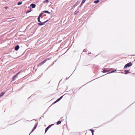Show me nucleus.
<instances>
[{
	"label": "nucleus",
	"instance_id": "1",
	"mask_svg": "<svg viewBox=\"0 0 135 135\" xmlns=\"http://www.w3.org/2000/svg\"><path fill=\"white\" fill-rule=\"evenodd\" d=\"M132 65V64L131 62H130L126 64L124 66V68H126L127 67H129Z\"/></svg>",
	"mask_w": 135,
	"mask_h": 135
},
{
	"label": "nucleus",
	"instance_id": "2",
	"mask_svg": "<svg viewBox=\"0 0 135 135\" xmlns=\"http://www.w3.org/2000/svg\"><path fill=\"white\" fill-rule=\"evenodd\" d=\"M48 21V20L47 21H45L43 22H42L40 21H38L40 23H38L37 24L38 25L40 26H41L44 25L45 23H46Z\"/></svg>",
	"mask_w": 135,
	"mask_h": 135
},
{
	"label": "nucleus",
	"instance_id": "3",
	"mask_svg": "<svg viewBox=\"0 0 135 135\" xmlns=\"http://www.w3.org/2000/svg\"><path fill=\"white\" fill-rule=\"evenodd\" d=\"M49 59H47L46 60H45L44 61H43L41 63H40L39 64V65H40L44 63L46 61H47V60H49Z\"/></svg>",
	"mask_w": 135,
	"mask_h": 135
},
{
	"label": "nucleus",
	"instance_id": "4",
	"mask_svg": "<svg viewBox=\"0 0 135 135\" xmlns=\"http://www.w3.org/2000/svg\"><path fill=\"white\" fill-rule=\"evenodd\" d=\"M43 14V13H41L40 15L38 18V21H40V18Z\"/></svg>",
	"mask_w": 135,
	"mask_h": 135
},
{
	"label": "nucleus",
	"instance_id": "5",
	"mask_svg": "<svg viewBox=\"0 0 135 135\" xmlns=\"http://www.w3.org/2000/svg\"><path fill=\"white\" fill-rule=\"evenodd\" d=\"M19 48V46L18 45H17L15 48V49L16 50H17Z\"/></svg>",
	"mask_w": 135,
	"mask_h": 135
},
{
	"label": "nucleus",
	"instance_id": "6",
	"mask_svg": "<svg viewBox=\"0 0 135 135\" xmlns=\"http://www.w3.org/2000/svg\"><path fill=\"white\" fill-rule=\"evenodd\" d=\"M30 6L32 8H35L36 7V5L34 4H31Z\"/></svg>",
	"mask_w": 135,
	"mask_h": 135
},
{
	"label": "nucleus",
	"instance_id": "7",
	"mask_svg": "<svg viewBox=\"0 0 135 135\" xmlns=\"http://www.w3.org/2000/svg\"><path fill=\"white\" fill-rule=\"evenodd\" d=\"M5 94V93L4 92H2L0 95V98L2 97Z\"/></svg>",
	"mask_w": 135,
	"mask_h": 135
},
{
	"label": "nucleus",
	"instance_id": "8",
	"mask_svg": "<svg viewBox=\"0 0 135 135\" xmlns=\"http://www.w3.org/2000/svg\"><path fill=\"white\" fill-rule=\"evenodd\" d=\"M17 77V75H15L13 78L12 80H14Z\"/></svg>",
	"mask_w": 135,
	"mask_h": 135
},
{
	"label": "nucleus",
	"instance_id": "9",
	"mask_svg": "<svg viewBox=\"0 0 135 135\" xmlns=\"http://www.w3.org/2000/svg\"><path fill=\"white\" fill-rule=\"evenodd\" d=\"M37 126V124H35V125L34 127V128L33 129V130H32V131L31 132H32L36 128V126Z\"/></svg>",
	"mask_w": 135,
	"mask_h": 135
},
{
	"label": "nucleus",
	"instance_id": "10",
	"mask_svg": "<svg viewBox=\"0 0 135 135\" xmlns=\"http://www.w3.org/2000/svg\"><path fill=\"white\" fill-rule=\"evenodd\" d=\"M49 2L48 0H46L43 2L44 3H48Z\"/></svg>",
	"mask_w": 135,
	"mask_h": 135
},
{
	"label": "nucleus",
	"instance_id": "11",
	"mask_svg": "<svg viewBox=\"0 0 135 135\" xmlns=\"http://www.w3.org/2000/svg\"><path fill=\"white\" fill-rule=\"evenodd\" d=\"M99 2V0H97L96 1H95L94 2V3H97Z\"/></svg>",
	"mask_w": 135,
	"mask_h": 135
},
{
	"label": "nucleus",
	"instance_id": "12",
	"mask_svg": "<svg viewBox=\"0 0 135 135\" xmlns=\"http://www.w3.org/2000/svg\"><path fill=\"white\" fill-rule=\"evenodd\" d=\"M124 72H125V74H127L129 73V70H126L124 71Z\"/></svg>",
	"mask_w": 135,
	"mask_h": 135
},
{
	"label": "nucleus",
	"instance_id": "13",
	"mask_svg": "<svg viewBox=\"0 0 135 135\" xmlns=\"http://www.w3.org/2000/svg\"><path fill=\"white\" fill-rule=\"evenodd\" d=\"M85 1L86 0H83L81 3V5H82L85 2Z\"/></svg>",
	"mask_w": 135,
	"mask_h": 135
},
{
	"label": "nucleus",
	"instance_id": "14",
	"mask_svg": "<svg viewBox=\"0 0 135 135\" xmlns=\"http://www.w3.org/2000/svg\"><path fill=\"white\" fill-rule=\"evenodd\" d=\"M22 3V2H19L18 3V5H20Z\"/></svg>",
	"mask_w": 135,
	"mask_h": 135
},
{
	"label": "nucleus",
	"instance_id": "15",
	"mask_svg": "<svg viewBox=\"0 0 135 135\" xmlns=\"http://www.w3.org/2000/svg\"><path fill=\"white\" fill-rule=\"evenodd\" d=\"M43 12H45V13H49V12L48 11H44Z\"/></svg>",
	"mask_w": 135,
	"mask_h": 135
},
{
	"label": "nucleus",
	"instance_id": "16",
	"mask_svg": "<svg viewBox=\"0 0 135 135\" xmlns=\"http://www.w3.org/2000/svg\"><path fill=\"white\" fill-rule=\"evenodd\" d=\"M61 123V122L60 121H58L57 122V124L58 125V124H60Z\"/></svg>",
	"mask_w": 135,
	"mask_h": 135
},
{
	"label": "nucleus",
	"instance_id": "17",
	"mask_svg": "<svg viewBox=\"0 0 135 135\" xmlns=\"http://www.w3.org/2000/svg\"><path fill=\"white\" fill-rule=\"evenodd\" d=\"M90 131H91L92 135H93V134H94L93 132H94V131H93V130H92V129H90Z\"/></svg>",
	"mask_w": 135,
	"mask_h": 135
},
{
	"label": "nucleus",
	"instance_id": "18",
	"mask_svg": "<svg viewBox=\"0 0 135 135\" xmlns=\"http://www.w3.org/2000/svg\"><path fill=\"white\" fill-rule=\"evenodd\" d=\"M108 71H107L106 70H104L103 71H102V72L103 73H106Z\"/></svg>",
	"mask_w": 135,
	"mask_h": 135
},
{
	"label": "nucleus",
	"instance_id": "19",
	"mask_svg": "<svg viewBox=\"0 0 135 135\" xmlns=\"http://www.w3.org/2000/svg\"><path fill=\"white\" fill-rule=\"evenodd\" d=\"M49 128V127H47V128H46V129H45V133L47 131V130H48V129Z\"/></svg>",
	"mask_w": 135,
	"mask_h": 135
},
{
	"label": "nucleus",
	"instance_id": "20",
	"mask_svg": "<svg viewBox=\"0 0 135 135\" xmlns=\"http://www.w3.org/2000/svg\"><path fill=\"white\" fill-rule=\"evenodd\" d=\"M79 11H76L74 12V14L75 15L77 14L79 12Z\"/></svg>",
	"mask_w": 135,
	"mask_h": 135
},
{
	"label": "nucleus",
	"instance_id": "21",
	"mask_svg": "<svg viewBox=\"0 0 135 135\" xmlns=\"http://www.w3.org/2000/svg\"><path fill=\"white\" fill-rule=\"evenodd\" d=\"M116 71V70H114V71H111V72L110 73H113L114 72Z\"/></svg>",
	"mask_w": 135,
	"mask_h": 135
},
{
	"label": "nucleus",
	"instance_id": "22",
	"mask_svg": "<svg viewBox=\"0 0 135 135\" xmlns=\"http://www.w3.org/2000/svg\"><path fill=\"white\" fill-rule=\"evenodd\" d=\"M53 124H51V125H49L48 127H49V128L50 127H51V126L52 125H53Z\"/></svg>",
	"mask_w": 135,
	"mask_h": 135
},
{
	"label": "nucleus",
	"instance_id": "23",
	"mask_svg": "<svg viewBox=\"0 0 135 135\" xmlns=\"http://www.w3.org/2000/svg\"><path fill=\"white\" fill-rule=\"evenodd\" d=\"M61 99H60V98H59L57 100V102H58L59 101H60Z\"/></svg>",
	"mask_w": 135,
	"mask_h": 135
},
{
	"label": "nucleus",
	"instance_id": "24",
	"mask_svg": "<svg viewBox=\"0 0 135 135\" xmlns=\"http://www.w3.org/2000/svg\"><path fill=\"white\" fill-rule=\"evenodd\" d=\"M31 10H30V11H27V13L30 12H31Z\"/></svg>",
	"mask_w": 135,
	"mask_h": 135
},
{
	"label": "nucleus",
	"instance_id": "25",
	"mask_svg": "<svg viewBox=\"0 0 135 135\" xmlns=\"http://www.w3.org/2000/svg\"><path fill=\"white\" fill-rule=\"evenodd\" d=\"M62 97H63V96H62L60 98H60V99H61L62 98Z\"/></svg>",
	"mask_w": 135,
	"mask_h": 135
},
{
	"label": "nucleus",
	"instance_id": "26",
	"mask_svg": "<svg viewBox=\"0 0 135 135\" xmlns=\"http://www.w3.org/2000/svg\"><path fill=\"white\" fill-rule=\"evenodd\" d=\"M57 102H57V100H56V101H55L54 102V103H56Z\"/></svg>",
	"mask_w": 135,
	"mask_h": 135
},
{
	"label": "nucleus",
	"instance_id": "27",
	"mask_svg": "<svg viewBox=\"0 0 135 135\" xmlns=\"http://www.w3.org/2000/svg\"><path fill=\"white\" fill-rule=\"evenodd\" d=\"M20 73V72H19L18 73L16 74V75H17V76Z\"/></svg>",
	"mask_w": 135,
	"mask_h": 135
},
{
	"label": "nucleus",
	"instance_id": "28",
	"mask_svg": "<svg viewBox=\"0 0 135 135\" xmlns=\"http://www.w3.org/2000/svg\"><path fill=\"white\" fill-rule=\"evenodd\" d=\"M5 8L6 9H7L8 8V7H5Z\"/></svg>",
	"mask_w": 135,
	"mask_h": 135
},
{
	"label": "nucleus",
	"instance_id": "29",
	"mask_svg": "<svg viewBox=\"0 0 135 135\" xmlns=\"http://www.w3.org/2000/svg\"><path fill=\"white\" fill-rule=\"evenodd\" d=\"M82 5H81V4L80 5V7H81Z\"/></svg>",
	"mask_w": 135,
	"mask_h": 135
},
{
	"label": "nucleus",
	"instance_id": "30",
	"mask_svg": "<svg viewBox=\"0 0 135 135\" xmlns=\"http://www.w3.org/2000/svg\"><path fill=\"white\" fill-rule=\"evenodd\" d=\"M82 5H81V4L80 5V7H81Z\"/></svg>",
	"mask_w": 135,
	"mask_h": 135
}]
</instances>
